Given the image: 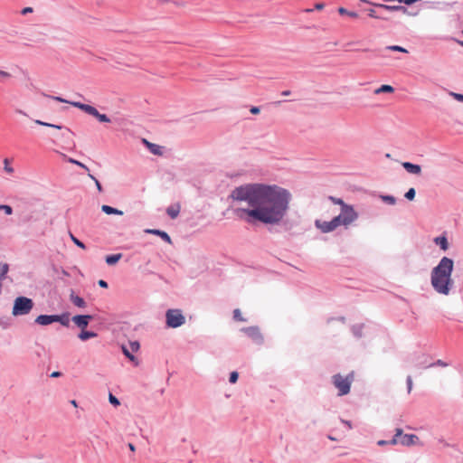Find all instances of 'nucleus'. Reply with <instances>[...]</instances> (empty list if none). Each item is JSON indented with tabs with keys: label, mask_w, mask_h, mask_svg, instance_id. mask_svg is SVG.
<instances>
[{
	"label": "nucleus",
	"mask_w": 463,
	"mask_h": 463,
	"mask_svg": "<svg viewBox=\"0 0 463 463\" xmlns=\"http://www.w3.org/2000/svg\"><path fill=\"white\" fill-rule=\"evenodd\" d=\"M233 199L248 203L249 208L236 210V214L246 222L279 225L288 214L291 194L277 184L255 183L237 187Z\"/></svg>",
	"instance_id": "f257e3e1"
},
{
	"label": "nucleus",
	"mask_w": 463,
	"mask_h": 463,
	"mask_svg": "<svg viewBox=\"0 0 463 463\" xmlns=\"http://www.w3.org/2000/svg\"><path fill=\"white\" fill-rule=\"evenodd\" d=\"M453 269L454 261L448 257H443L439 264L432 269L430 283L437 293L444 296L449 295L454 286Z\"/></svg>",
	"instance_id": "f03ea898"
},
{
	"label": "nucleus",
	"mask_w": 463,
	"mask_h": 463,
	"mask_svg": "<svg viewBox=\"0 0 463 463\" xmlns=\"http://www.w3.org/2000/svg\"><path fill=\"white\" fill-rule=\"evenodd\" d=\"M358 218L357 213H340L331 221L316 220L315 226L323 233H328L336 230L339 226L348 228Z\"/></svg>",
	"instance_id": "7ed1b4c3"
},
{
	"label": "nucleus",
	"mask_w": 463,
	"mask_h": 463,
	"mask_svg": "<svg viewBox=\"0 0 463 463\" xmlns=\"http://www.w3.org/2000/svg\"><path fill=\"white\" fill-rule=\"evenodd\" d=\"M354 379V372H351L345 376L337 373L332 377L333 384L338 390L339 396L346 395L349 393Z\"/></svg>",
	"instance_id": "20e7f679"
},
{
	"label": "nucleus",
	"mask_w": 463,
	"mask_h": 463,
	"mask_svg": "<svg viewBox=\"0 0 463 463\" xmlns=\"http://www.w3.org/2000/svg\"><path fill=\"white\" fill-rule=\"evenodd\" d=\"M33 301L27 297H17L14 301L12 314L14 317L24 316L31 312L33 307Z\"/></svg>",
	"instance_id": "39448f33"
},
{
	"label": "nucleus",
	"mask_w": 463,
	"mask_h": 463,
	"mask_svg": "<svg viewBox=\"0 0 463 463\" xmlns=\"http://www.w3.org/2000/svg\"><path fill=\"white\" fill-rule=\"evenodd\" d=\"M185 323V317L180 309H168L165 312V325L168 328H177Z\"/></svg>",
	"instance_id": "423d86ee"
},
{
	"label": "nucleus",
	"mask_w": 463,
	"mask_h": 463,
	"mask_svg": "<svg viewBox=\"0 0 463 463\" xmlns=\"http://www.w3.org/2000/svg\"><path fill=\"white\" fill-rule=\"evenodd\" d=\"M419 441V437L414 434H402V430L397 428L395 430V435L392 440H390L391 445L402 444L403 446H411L417 444Z\"/></svg>",
	"instance_id": "0eeeda50"
},
{
	"label": "nucleus",
	"mask_w": 463,
	"mask_h": 463,
	"mask_svg": "<svg viewBox=\"0 0 463 463\" xmlns=\"http://www.w3.org/2000/svg\"><path fill=\"white\" fill-rule=\"evenodd\" d=\"M92 315H75L72 317L71 321L80 329H85L90 322L93 320Z\"/></svg>",
	"instance_id": "6e6552de"
},
{
	"label": "nucleus",
	"mask_w": 463,
	"mask_h": 463,
	"mask_svg": "<svg viewBox=\"0 0 463 463\" xmlns=\"http://www.w3.org/2000/svg\"><path fill=\"white\" fill-rule=\"evenodd\" d=\"M242 331L250 337L253 341L257 343H261L263 340L262 335L257 326H250L242 329Z\"/></svg>",
	"instance_id": "1a4fd4ad"
},
{
	"label": "nucleus",
	"mask_w": 463,
	"mask_h": 463,
	"mask_svg": "<svg viewBox=\"0 0 463 463\" xmlns=\"http://www.w3.org/2000/svg\"><path fill=\"white\" fill-rule=\"evenodd\" d=\"M329 200L341 207V212L356 213L354 207L350 204L345 203L342 199L334 196H329Z\"/></svg>",
	"instance_id": "9d476101"
},
{
	"label": "nucleus",
	"mask_w": 463,
	"mask_h": 463,
	"mask_svg": "<svg viewBox=\"0 0 463 463\" xmlns=\"http://www.w3.org/2000/svg\"><path fill=\"white\" fill-rule=\"evenodd\" d=\"M71 105L77 109H80V110L90 116H92L97 109L95 107L91 105L81 103L80 101L71 102Z\"/></svg>",
	"instance_id": "9b49d317"
},
{
	"label": "nucleus",
	"mask_w": 463,
	"mask_h": 463,
	"mask_svg": "<svg viewBox=\"0 0 463 463\" xmlns=\"http://www.w3.org/2000/svg\"><path fill=\"white\" fill-rule=\"evenodd\" d=\"M145 232L146 233L154 234V235H156L157 237H160L164 241H165L167 243H171L172 242L171 237L165 231H162V230H159V229H146Z\"/></svg>",
	"instance_id": "f8f14e48"
},
{
	"label": "nucleus",
	"mask_w": 463,
	"mask_h": 463,
	"mask_svg": "<svg viewBox=\"0 0 463 463\" xmlns=\"http://www.w3.org/2000/svg\"><path fill=\"white\" fill-rule=\"evenodd\" d=\"M34 322L37 324V325H40V326H49L52 323H54V314L53 315H39Z\"/></svg>",
	"instance_id": "ddd939ff"
},
{
	"label": "nucleus",
	"mask_w": 463,
	"mask_h": 463,
	"mask_svg": "<svg viewBox=\"0 0 463 463\" xmlns=\"http://www.w3.org/2000/svg\"><path fill=\"white\" fill-rule=\"evenodd\" d=\"M70 300L74 306L80 308H84L87 306L84 298L76 295L73 289L71 290Z\"/></svg>",
	"instance_id": "4468645a"
},
{
	"label": "nucleus",
	"mask_w": 463,
	"mask_h": 463,
	"mask_svg": "<svg viewBox=\"0 0 463 463\" xmlns=\"http://www.w3.org/2000/svg\"><path fill=\"white\" fill-rule=\"evenodd\" d=\"M143 143L148 148L150 153H152L155 156H162V154H163V147L162 146H158L156 144L151 143V142L147 141L145 138L143 139Z\"/></svg>",
	"instance_id": "2eb2a0df"
},
{
	"label": "nucleus",
	"mask_w": 463,
	"mask_h": 463,
	"mask_svg": "<svg viewBox=\"0 0 463 463\" xmlns=\"http://www.w3.org/2000/svg\"><path fill=\"white\" fill-rule=\"evenodd\" d=\"M60 323L63 326H70V313L54 314V323Z\"/></svg>",
	"instance_id": "dca6fc26"
},
{
	"label": "nucleus",
	"mask_w": 463,
	"mask_h": 463,
	"mask_svg": "<svg viewBox=\"0 0 463 463\" xmlns=\"http://www.w3.org/2000/svg\"><path fill=\"white\" fill-rule=\"evenodd\" d=\"M375 6L383 8L391 12H402L403 14L407 13V8L403 5H387L383 4H373Z\"/></svg>",
	"instance_id": "f3484780"
},
{
	"label": "nucleus",
	"mask_w": 463,
	"mask_h": 463,
	"mask_svg": "<svg viewBox=\"0 0 463 463\" xmlns=\"http://www.w3.org/2000/svg\"><path fill=\"white\" fill-rule=\"evenodd\" d=\"M402 166L411 174L420 175L421 173V167L419 165H415L410 162H404L402 163Z\"/></svg>",
	"instance_id": "a211bd4d"
},
{
	"label": "nucleus",
	"mask_w": 463,
	"mask_h": 463,
	"mask_svg": "<svg viewBox=\"0 0 463 463\" xmlns=\"http://www.w3.org/2000/svg\"><path fill=\"white\" fill-rule=\"evenodd\" d=\"M122 253L109 254L105 258V261L109 266L117 264L122 258Z\"/></svg>",
	"instance_id": "6ab92c4d"
},
{
	"label": "nucleus",
	"mask_w": 463,
	"mask_h": 463,
	"mask_svg": "<svg viewBox=\"0 0 463 463\" xmlns=\"http://www.w3.org/2000/svg\"><path fill=\"white\" fill-rule=\"evenodd\" d=\"M101 211L108 215H111V214L123 215V212L121 210H118L117 208H114V207H112L110 205H107V204H103L101 206Z\"/></svg>",
	"instance_id": "aec40b11"
},
{
	"label": "nucleus",
	"mask_w": 463,
	"mask_h": 463,
	"mask_svg": "<svg viewBox=\"0 0 463 463\" xmlns=\"http://www.w3.org/2000/svg\"><path fill=\"white\" fill-rule=\"evenodd\" d=\"M98 335V334L94 331H89V330H85V329H81L80 333L78 335V337L81 340V341H87L90 338H94Z\"/></svg>",
	"instance_id": "412c9836"
},
{
	"label": "nucleus",
	"mask_w": 463,
	"mask_h": 463,
	"mask_svg": "<svg viewBox=\"0 0 463 463\" xmlns=\"http://www.w3.org/2000/svg\"><path fill=\"white\" fill-rule=\"evenodd\" d=\"M121 349H122V353L131 362H133L135 364V365H137L138 364V362L137 360V357L133 354V353L130 351V349L126 346V345H122L121 346Z\"/></svg>",
	"instance_id": "4be33fe9"
},
{
	"label": "nucleus",
	"mask_w": 463,
	"mask_h": 463,
	"mask_svg": "<svg viewBox=\"0 0 463 463\" xmlns=\"http://www.w3.org/2000/svg\"><path fill=\"white\" fill-rule=\"evenodd\" d=\"M179 213H180V205L179 204L171 205V206L167 207V209H166V213L171 219H175L179 215Z\"/></svg>",
	"instance_id": "5701e85b"
},
{
	"label": "nucleus",
	"mask_w": 463,
	"mask_h": 463,
	"mask_svg": "<svg viewBox=\"0 0 463 463\" xmlns=\"http://www.w3.org/2000/svg\"><path fill=\"white\" fill-rule=\"evenodd\" d=\"M434 242L437 245H439L441 248V250H447L449 248V242L445 236L436 237L434 239Z\"/></svg>",
	"instance_id": "b1692460"
},
{
	"label": "nucleus",
	"mask_w": 463,
	"mask_h": 463,
	"mask_svg": "<svg viewBox=\"0 0 463 463\" xmlns=\"http://www.w3.org/2000/svg\"><path fill=\"white\" fill-rule=\"evenodd\" d=\"M92 117L96 118L100 123H109L111 121L106 114L99 113L98 109H96Z\"/></svg>",
	"instance_id": "393cba45"
},
{
	"label": "nucleus",
	"mask_w": 463,
	"mask_h": 463,
	"mask_svg": "<svg viewBox=\"0 0 463 463\" xmlns=\"http://www.w3.org/2000/svg\"><path fill=\"white\" fill-rule=\"evenodd\" d=\"M393 91H394V89L391 85H382L380 88H378L374 90V93L375 94H380V93H383V92L392 93Z\"/></svg>",
	"instance_id": "a878e982"
},
{
	"label": "nucleus",
	"mask_w": 463,
	"mask_h": 463,
	"mask_svg": "<svg viewBox=\"0 0 463 463\" xmlns=\"http://www.w3.org/2000/svg\"><path fill=\"white\" fill-rule=\"evenodd\" d=\"M337 11L340 14L348 15L352 18H358V16H359V14L356 12L348 11L345 7H339Z\"/></svg>",
	"instance_id": "bb28decb"
},
{
	"label": "nucleus",
	"mask_w": 463,
	"mask_h": 463,
	"mask_svg": "<svg viewBox=\"0 0 463 463\" xmlns=\"http://www.w3.org/2000/svg\"><path fill=\"white\" fill-rule=\"evenodd\" d=\"M9 271V265L7 263L0 264V280H5Z\"/></svg>",
	"instance_id": "cd10ccee"
},
{
	"label": "nucleus",
	"mask_w": 463,
	"mask_h": 463,
	"mask_svg": "<svg viewBox=\"0 0 463 463\" xmlns=\"http://www.w3.org/2000/svg\"><path fill=\"white\" fill-rule=\"evenodd\" d=\"M70 237H71V241H73V243L75 245H77L79 248L86 249V245L81 241H80L77 237H75L71 232H70Z\"/></svg>",
	"instance_id": "c85d7f7f"
},
{
	"label": "nucleus",
	"mask_w": 463,
	"mask_h": 463,
	"mask_svg": "<svg viewBox=\"0 0 463 463\" xmlns=\"http://www.w3.org/2000/svg\"><path fill=\"white\" fill-rule=\"evenodd\" d=\"M387 50L393 51V52H401L404 53H408V50L405 48L399 46V45H389L386 47Z\"/></svg>",
	"instance_id": "c756f323"
},
{
	"label": "nucleus",
	"mask_w": 463,
	"mask_h": 463,
	"mask_svg": "<svg viewBox=\"0 0 463 463\" xmlns=\"http://www.w3.org/2000/svg\"><path fill=\"white\" fill-rule=\"evenodd\" d=\"M109 402L114 407H118L120 405L119 400L116 396H114L111 392H109Z\"/></svg>",
	"instance_id": "7c9ffc66"
},
{
	"label": "nucleus",
	"mask_w": 463,
	"mask_h": 463,
	"mask_svg": "<svg viewBox=\"0 0 463 463\" xmlns=\"http://www.w3.org/2000/svg\"><path fill=\"white\" fill-rule=\"evenodd\" d=\"M68 162L71 163V164L76 165L85 169L86 171H89L88 166L86 165H84L83 163L80 162L79 160H76L74 158L69 157L68 158Z\"/></svg>",
	"instance_id": "2f4dec72"
},
{
	"label": "nucleus",
	"mask_w": 463,
	"mask_h": 463,
	"mask_svg": "<svg viewBox=\"0 0 463 463\" xmlns=\"http://www.w3.org/2000/svg\"><path fill=\"white\" fill-rule=\"evenodd\" d=\"M233 318L238 321H247V318L242 317L241 312L240 309H234L233 310Z\"/></svg>",
	"instance_id": "473e14b6"
},
{
	"label": "nucleus",
	"mask_w": 463,
	"mask_h": 463,
	"mask_svg": "<svg viewBox=\"0 0 463 463\" xmlns=\"http://www.w3.org/2000/svg\"><path fill=\"white\" fill-rule=\"evenodd\" d=\"M0 211H4L6 215L13 213V208L8 204H0Z\"/></svg>",
	"instance_id": "72a5a7b5"
},
{
	"label": "nucleus",
	"mask_w": 463,
	"mask_h": 463,
	"mask_svg": "<svg viewBox=\"0 0 463 463\" xmlns=\"http://www.w3.org/2000/svg\"><path fill=\"white\" fill-rule=\"evenodd\" d=\"M415 194H416V192H415V189L414 188H410L406 194H405V198L410 200V201H412L414 198H415Z\"/></svg>",
	"instance_id": "f704fd0d"
},
{
	"label": "nucleus",
	"mask_w": 463,
	"mask_h": 463,
	"mask_svg": "<svg viewBox=\"0 0 463 463\" xmlns=\"http://www.w3.org/2000/svg\"><path fill=\"white\" fill-rule=\"evenodd\" d=\"M382 199L383 202L389 203V204H395L396 199L392 195H383Z\"/></svg>",
	"instance_id": "c9c22d12"
},
{
	"label": "nucleus",
	"mask_w": 463,
	"mask_h": 463,
	"mask_svg": "<svg viewBox=\"0 0 463 463\" xmlns=\"http://www.w3.org/2000/svg\"><path fill=\"white\" fill-rule=\"evenodd\" d=\"M140 345L137 341L129 342V349L132 353L137 352Z\"/></svg>",
	"instance_id": "e433bc0d"
},
{
	"label": "nucleus",
	"mask_w": 463,
	"mask_h": 463,
	"mask_svg": "<svg viewBox=\"0 0 463 463\" xmlns=\"http://www.w3.org/2000/svg\"><path fill=\"white\" fill-rule=\"evenodd\" d=\"M4 165H5L4 169L6 173H8V174L14 173V168L12 166H10L8 158H5Z\"/></svg>",
	"instance_id": "4c0bfd02"
},
{
	"label": "nucleus",
	"mask_w": 463,
	"mask_h": 463,
	"mask_svg": "<svg viewBox=\"0 0 463 463\" xmlns=\"http://www.w3.org/2000/svg\"><path fill=\"white\" fill-rule=\"evenodd\" d=\"M9 78H11V74L9 72L0 70V82H4Z\"/></svg>",
	"instance_id": "58836bf2"
},
{
	"label": "nucleus",
	"mask_w": 463,
	"mask_h": 463,
	"mask_svg": "<svg viewBox=\"0 0 463 463\" xmlns=\"http://www.w3.org/2000/svg\"><path fill=\"white\" fill-rule=\"evenodd\" d=\"M49 98H51L52 99L56 100V101H58V102H61V103H68V104H70V105H71V101H70V100H67V99H63V98L60 97V96H49Z\"/></svg>",
	"instance_id": "ea45409f"
},
{
	"label": "nucleus",
	"mask_w": 463,
	"mask_h": 463,
	"mask_svg": "<svg viewBox=\"0 0 463 463\" xmlns=\"http://www.w3.org/2000/svg\"><path fill=\"white\" fill-rule=\"evenodd\" d=\"M406 383H407V390H408V393H411V390H412V378L411 376H407V379H406Z\"/></svg>",
	"instance_id": "a19ab883"
},
{
	"label": "nucleus",
	"mask_w": 463,
	"mask_h": 463,
	"mask_svg": "<svg viewBox=\"0 0 463 463\" xmlns=\"http://www.w3.org/2000/svg\"><path fill=\"white\" fill-rule=\"evenodd\" d=\"M50 125L51 126H48V128H56V129H63V128H65L68 133H71V131L69 128H65V127H63L61 125H56V124H52V123H50Z\"/></svg>",
	"instance_id": "79ce46f5"
},
{
	"label": "nucleus",
	"mask_w": 463,
	"mask_h": 463,
	"mask_svg": "<svg viewBox=\"0 0 463 463\" xmlns=\"http://www.w3.org/2000/svg\"><path fill=\"white\" fill-rule=\"evenodd\" d=\"M368 15L372 18H375V19H383L382 17L378 16L376 14V12L373 10V9H369L368 10Z\"/></svg>",
	"instance_id": "37998d69"
},
{
	"label": "nucleus",
	"mask_w": 463,
	"mask_h": 463,
	"mask_svg": "<svg viewBox=\"0 0 463 463\" xmlns=\"http://www.w3.org/2000/svg\"><path fill=\"white\" fill-rule=\"evenodd\" d=\"M98 284L100 288H107L109 287L108 282L104 279H99Z\"/></svg>",
	"instance_id": "c03bdc74"
},
{
	"label": "nucleus",
	"mask_w": 463,
	"mask_h": 463,
	"mask_svg": "<svg viewBox=\"0 0 463 463\" xmlns=\"http://www.w3.org/2000/svg\"><path fill=\"white\" fill-rule=\"evenodd\" d=\"M34 122H35V124H37L39 126H44V127L51 126L50 123L45 122V121H42L40 119H35Z\"/></svg>",
	"instance_id": "a18cd8bd"
},
{
	"label": "nucleus",
	"mask_w": 463,
	"mask_h": 463,
	"mask_svg": "<svg viewBox=\"0 0 463 463\" xmlns=\"http://www.w3.org/2000/svg\"><path fill=\"white\" fill-rule=\"evenodd\" d=\"M22 14L25 15L27 14H30V13H33V8L32 7H24L23 8V10L21 11Z\"/></svg>",
	"instance_id": "49530a36"
},
{
	"label": "nucleus",
	"mask_w": 463,
	"mask_h": 463,
	"mask_svg": "<svg viewBox=\"0 0 463 463\" xmlns=\"http://www.w3.org/2000/svg\"><path fill=\"white\" fill-rule=\"evenodd\" d=\"M250 111V113L257 115L260 113V109L259 107H251Z\"/></svg>",
	"instance_id": "de8ad7c7"
},
{
	"label": "nucleus",
	"mask_w": 463,
	"mask_h": 463,
	"mask_svg": "<svg viewBox=\"0 0 463 463\" xmlns=\"http://www.w3.org/2000/svg\"><path fill=\"white\" fill-rule=\"evenodd\" d=\"M95 184H96V187L98 189V191L100 193L102 192V185L100 184V182L98 180V179H95Z\"/></svg>",
	"instance_id": "09e8293b"
},
{
	"label": "nucleus",
	"mask_w": 463,
	"mask_h": 463,
	"mask_svg": "<svg viewBox=\"0 0 463 463\" xmlns=\"http://www.w3.org/2000/svg\"><path fill=\"white\" fill-rule=\"evenodd\" d=\"M61 374H62V373H61V372H59V371H55V372L52 373L50 376H51L52 378H57V377L61 376Z\"/></svg>",
	"instance_id": "8fccbe9b"
},
{
	"label": "nucleus",
	"mask_w": 463,
	"mask_h": 463,
	"mask_svg": "<svg viewBox=\"0 0 463 463\" xmlns=\"http://www.w3.org/2000/svg\"><path fill=\"white\" fill-rule=\"evenodd\" d=\"M453 96L455 97V99L458 101H463V94H458V93H454Z\"/></svg>",
	"instance_id": "3c124183"
},
{
	"label": "nucleus",
	"mask_w": 463,
	"mask_h": 463,
	"mask_svg": "<svg viewBox=\"0 0 463 463\" xmlns=\"http://www.w3.org/2000/svg\"><path fill=\"white\" fill-rule=\"evenodd\" d=\"M325 5L322 3L316 4L315 8L317 10H322L324 8Z\"/></svg>",
	"instance_id": "603ef678"
},
{
	"label": "nucleus",
	"mask_w": 463,
	"mask_h": 463,
	"mask_svg": "<svg viewBox=\"0 0 463 463\" xmlns=\"http://www.w3.org/2000/svg\"><path fill=\"white\" fill-rule=\"evenodd\" d=\"M342 422L344 424H345L349 430L352 429V424H351L350 421H348V420H342Z\"/></svg>",
	"instance_id": "864d4df0"
},
{
	"label": "nucleus",
	"mask_w": 463,
	"mask_h": 463,
	"mask_svg": "<svg viewBox=\"0 0 463 463\" xmlns=\"http://www.w3.org/2000/svg\"><path fill=\"white\" fill-rule=\"evenodd\" d=\"M377 444H378L379 446H383V445H385V444H390V441L379 440V441L377 442Z\"/></svg>",
	"instance_id": "5fc2aeb1"
},
{
	"label": "nucleus",
	"mask_w": 463,
	"mask_h": 463,
	"mask_svg": "<svg viewBox=\"0 0 463 463\" xmlns=\"http://www.w3.org/2000/svg\"><path fill=\"white\" fill-rule=\"evenodd\" d=\"M15 112H16V113H19V114H22V115H24V116H27V114H26L24 111H23L22 109H17L15 110Z\"/></svg>",
	"instance_id": "6e6d98bb"
},
{
	"label": "nucleus",
	"mask_w": 463,
	"mask_h": 463,
	"mask_svg": "<svg viewBox=\"0 0 463 463\" xmlns=\"http://www.w3.org/2000/svg\"><path fill=\"white\" fill-rule=\"evenodd\" d=\"M237 379H238V373L233 372V383H236Z\"/></svg>",
	"instance_id": "4d7b16f0"
},
{
	"label": "nucleus",
	"mask_w": 463,
	"mask_h": 463,
	"mask_svg": "<svg viewBox=\"0 0 463 463\" xmlns=\"http://www.w3.org/2000/svg\"><path fill=\"white\" fill-rule=\"evenodd\" d=\"M128 448L131 451H135L136 450V448L135 446L132 444V443H128Z\"/></svg>",
	"instance_id": "13d9d810"
},
{
	"label": "nucleus",
	"mask_w": 463,
	"mask_h": 463,
	"mask_svg": "<svg viewBox=\"0 0 463 463\" xmlns=\"http://www.w3.org/2000/svg\"><path fill=\"white\" fill-rule=\"evenodd\" d=\"M61 273H62L63 276H66V277L70 276V273L67 270H65V269H61Z\"/></svg>",
	"instance_id": "bf43d9fd"
},
{
	"label": "nucleus",
	"mask_w": 463,
	"mask_h": 463,
	"mask_svg": "<svg viewBox=\"0 0 463 463\" xmlns=\"http://www.w3.org/2000/svg\"><path fill=\"white\" fill-rule=\"evenodd\" d=\"M71 404H72L74 407H77L78 406V403L75 400H71Z\"/></svg>",
	"instance_id": "052dcab7"
},
{
	"label": "nucleus",
	"mask_w": 463,
	"mask_h": 463,
	"mask_svg": "<svg viewBox=\"0 0 463 463\" xmlns=\"http://www.w3.org/2000/svg\"><path fill=\"white\" fill-rule=\"evenodd\" d=\"M228 381L232 383V372L228 373Z\"/></svg>",
	"instance_id": "680f3d73"
},
{
	"label": "nucleus",
	"mask_w": 463,
	"mask_h": 463,
	"mask_svg": "<svg viewBox=\"0 0 463 463\" xmlns=\"http://www.w3.org/2000/svg\"><path fill=\"white\" fill-rule=\"evenodd\" d=\"M289 94H290L289 90H285V91L282 92V95H284V96H288Z\"/></svg>",
	"instance_id": "e2e57ef3"
},
{
	"label": "nucleus",
	"mask_w": 463,
	"mask_h": 463,
	"mask_svg": "<svg viewBox=\"0 0 463 463\" xmlns=\"http://www.w3.org/2000/svg\"><path fill=\"white\" fill-rule=\"evenodd\" d=\"M90 176V178H91L94 182H95V179H97L94 175H92L91 174H89L88 175Z\"/></svg>",
	"instance_id": "0e129e2a"
},
{
	"label": "nucleus",
	"mask_w": 463,
	"mask_h": 463,
	"mask_svg": "<svg viewBox=\"0 0 463 463\" xmlns=\"http://www.w3.org/2000/svg\"><path fill=\"white\" fill-rule=\"evenodd\" d=\"M457 43L463 47V41H460V40H457Z\"/></svg>",
	"instance_id": "69168bd1"
},
{
	"label": "nucleus",
	"mask_w": 463,
	"mask_h": 463,
	"mask_svg": "<svg viewBox=\"0 0 463 463\" xmlns=\"http://www.w3.org/2000/svg\"><path fill=\"white\" fill-rule=\"evenodd\" d=\"M328 439H331V440H336V439H335V438H334V437H332V436H330V435L328 436Z\"/></svg>",
	"instance_id": "338daca9"
},
{
	"label": "nucleus",
	"mask_w": 463,
	"mask_h": 463,
	"mask_svg": "<svg viewBox=\"0 0 463 463\" xmlns=\"http://www.w3.org/2000/svg\"><path fill=\"white\" fill-rule=\"evenodd\" d=\"M439 365H441V361L438 360Z\"/></svg>",
	"instance_id": "774afa93"
}]
</instances>
